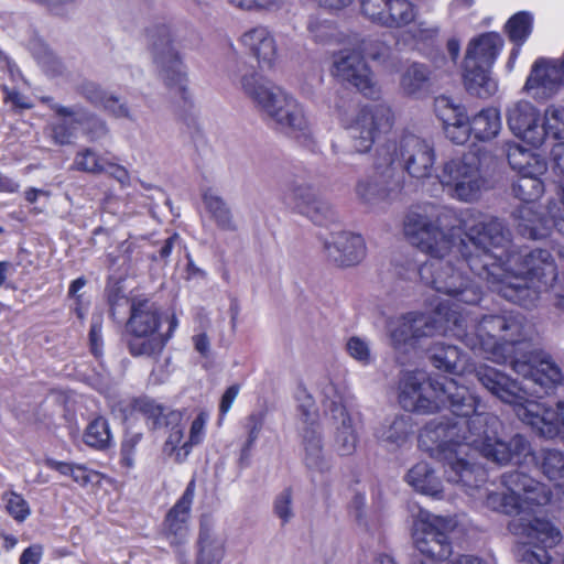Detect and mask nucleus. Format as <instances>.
Wrapping results in <instances>:
<instances>
[{"label":"nucleus","instance_id":"f257e3e1","mask_svg":"<svg viewBox=\"0 0 564 564\" xmlns=\"http://www.w3.org/2000/svg\"><path fill=\"white\" fill-rule=\"evenodd\" d=\"M399 403L411 412L433 413L444 406L462 419L430 423L422 431L423 444L444 462L447 480L467 487L477 486L484 471L475 463L476 454L498 464L531 455L530 444L521 435L507 441L501 421L489 413H477L478 398L455 379L432 380L422 370L405 372L399 384Z\"/></svg>","mask_w":564,"mask_h":564},{"label":"nucleus","instance_id":"f03ea898","mask_svg":"<svg viewBox=\"0 0 564 564\" xmlns=\"http://www.w3.org/2000/svg\"><path fill=\"white\" fill-rule=\"evenodd\" d=\"M404 235L421 252L433 260L419 268L421 281L457 303L476 305L481 300L477 279L486 280L497 291L505 269L497 262L498 250L508 237L497 219L481 221L463 232L454 214L443 206L425 204L410 210L403 223Z\"/></svg>","mask_w":564,"mask_h":564},{"label":"nucleus","instance_id":"7ed1b4c3","mask_svg":"<svg viewBox=\"0 0 564 564\" xmlns=\"http://www.w3.org/2000/svg\"><path fill=\"white\" fill-rule=\"evenodd\" d=\"M527 332L514 351L508 356L512 370L525 381L520 384L505 372L487 365L474 369L478 381L490 393L513 406L517 416L545 438L558 437L564 442V401L554 405L536 402L535 387L553 388L564 381L561 368L540 350L529 349Z\"/></svg>","mask_w":564,"mask_h":564},{"label":"nucleus","instance_id":"20e7f679","mask_svg":"<svg viewBox=\"0 0 564 564\" xmlns=\"http://www.w3.org/2000/svg\"><path fill=\"white\" fill-rule=\"evenodd\" d=\"M453 306L441 303L432 314L410 312L403 315L391 332L393 346L400 348L421 338L451 333L470 349H478L487 359L497 364L508 361V356L523 338V317L512 312L486 315L468 332L465 312Z\"/></svg>","mask_w":564,"mask_h":564},{"label":"nucleus","instance_id":"39448f33","mask_svg":"<svg viewBox=\"0 0 564 564\" xmlns=\"http://www.w3.org/2000/svg\"><path fill=\"white\" fill-rule=\"evenodd\" d=\"M508 237V243L502 250H498L501 256L505 254L509 243V232L503 229ZM497 262L506 270L503 282H498L497 292L510 302L522 306L533 305L538 300L539 293L552 286L556 280L557 270L552 254L544 249H535L522 256L520 253H510L506 261Z\"/></svg>","mask_w":564,"mask_h":564},{"label":"nucleus","instance_id":"423d86ee","mask_svg":"<svg viewBox=\"0 0 564 564\" xmlns=\"http://www.w3.org/2000/svg\"><path fill=\"white\" fill-rule=\"evenodd\" d=\"M241 89L257 110L278 129L295 138L312 137V124L302 104L282 87L260 78L246 75Z\"/></svg>","mask_w":564,"mask_h":564},{"label":"nucleus","instance_id":"0eeeda50","mask_svg":"<svg viewBox=\"0 0 564 564\" xmlns=\"http://www.w3.org/2000/svg\"><path fill=\"white\" fill-rule=\"evenodd\" d=\"M503 485L508 492L489 494L486 506L492 510L514 516L513 519H531L533 507L544 506L551 499V492L545 485L519 471L505 475Z\"/></svg>","mask_w":564,"mask_h":564},{"label":"nucleus","instance_id":"6e6552de","mask_svg":"<svg viewBox=\"0 0 564 564\" xmlns=\"http://www.w3.org/2000/svg\"><path fill=\"white\" fill-rule=\"evenodd\" d=\"M509 531L519 538L517 556L520 564H551L549 549L556 546L563 539L562 532L552 522L540 519H512Z\"/></svg>","mask_w":564,"mask_h":564},{"label":"nucleus","instance_id":"1a4fd4ad","mask_svg":"<svg viewBox=\"0 0 564 564\" xmlns=\"http://www.w3.org/2000/svg\"><path fill=\"white\" fill-rule=\"evenodd\" d=\"M161 312L159 305L147 297H133L127 322L129 351L132 356H153L163 349L166 338L159 332Z\"/></svg>","mask_w":564,"mask_h":564},{"label":"nucleus","instance_id":"9d476101","mask_svg":"<svg viewBox=\"0 0 564 564\" xmlns=\"http://www.w3.org/2000/svg\"><path fill=\"white\" fill-rule=\"evenodd\" d=\"M400 191L401 182L393 154L389 148H380L373 174L359 180L356 185L357 197L366 206L376 208L394 199Z\"/></svg>","mask_w":564,"mask_h":564},{"label":"nucleus","instance_id":"9b49d317","mask_svg":"<svg viewBox=\"0 0 564 564\" xmlns=\"http://www.w3.org/2000/svg\"><path fill=\"white\" fill-rule=\"evenodd\" d=\"M436 177L449 196L463 202L477 198L485 184L478 159L474 154L443 162Z\"/></svg>","mask_w":564,"mask_h":564},{"label":"nucleus","instance_id":"f8f14e48","mask_svg":"<svg viewBox=\"0 0 564 564\" xmlns=\"http://www.w3.org/2000/svg\"><path fill=\"white\" fill-rule=\"evenodd\" d=\"M392 122L391 109L383 104L358 109L347 124L351 150L359 154L369 152L376 140L391 129Z\"/></svg>","mask_w":564,"mask_h":564},{"label":"nucleus","instance_id":"ddd939ff","mask_svg":"<svg viewBox=\"0 0 564 564\" xmlns=\"http://www.w3.org/2000/svg\"><path fill=\"white\" fill-rule=\"evenodd\" d=\"M348 46L340 50L333 62V74L348 82L367 97H375L378 86L373 74L364 59L365 41L358 36L347 40Z\"/></svg>","mask_w":564,"mask_h":564},{"label":"nucleus","instance_id":"4468645a","mask_svg":"<svg viewBox=\"0 0 564 564\" xmlns=\"http://www.w3.org/2000/svg\"><path fill=\"white\" fill-rule=\"evenodd\" d=\"M153 61L165 86L181 98H187V77L182 58L172 44L167 29L161 28L150 32Z\"/></svg>","mask_w":564,"mask_h":564},{"label":"nucleus","instance_id":"2eb2a0df","mask_svg":"<svg viewBox=\"0 0 564 564\" xmlns=\"http://www.w3.org/2000/svg\"><path fill=\"white\" fill-rule=\"evenodd\" d=\"M453 529L454 522L451 519L421 512L414 522L415 547L432 561H444L452 554L448 534Z\"/></svg>","mask_w":564,"mask_h":564},{"label":"nucleus","instance_id":"dca6fc26","mask_svg":"<svg viewBox=\"0 0 564 564\" xmlns=\"http://www.w3.org/2000/svg\"><path fill=\"white\" fill-rule=\"evenodd\" d=\"M393 154L394 161L397 156H401L405 171L415 178H425L432 175L435 152L433 147L425 140L413 135H404L399 144H387Z\"/></svg>","mask_w":564,"mask_h":564},{"label":"nucleus","instance_id":"f3484780","mask_svg":"<svg viewBox=\"0 0 564 564\" xmlns=\"http://www.w3.org/2000/svg\"><path fill=\"white\" fill-rule=\"evenodd\" d=\"M361 12L371 22L387 28L405 26L416 15L409 0H361Z\"/></svg>","mask_w":564,"mask_h":564},{"label":"nucleus","instance_id":"a211bd4d","mask_svg":"<svg viewBox=\"0 0 564 564\" xmlns=\"http://www.w3.org/2000/svg\"><path fill=\"white\" fill-rule=\"evenodd\" d=\"M301 419L306 426L303 429L304 463L314 471L324 473L330 465L324 454L321 433L316 426L317 413L311 399L299 408Z\"/></svg>","mask_w":564,"mask_h":564},{"label":"nucleus","instance_id":"6ab92c4d","mask_svg":"<svg viewBox=\"0 0 564 564\" xmlns=\"http://www.w3.org/2000/svg\"><path fill=\"white\" fill-rule=\"evenodd\" d=\"M323 248L328 260L338 267L356 265L366 257L364 238L349 231L330 232L324 238Z\"/></svg>","mask_w":564,"mask_h":564},{"label":"nucleus","instance_id":"aec40b11","mask_svg":"<svg viewBox=\"0 0 564 564\" xmlns=\"http://www.w3.org/2000/svg\"><path fill=\"white\" fill-rule=\"evenodd\" d=\"M507 122L512 133L524 142L539 147L544 142L545 131L540 123L539 110L528 101H519L509 108Z\"/></svg>","mask_w":564,"mask_h":564},{"label":"nucleus","instance_id":"412c9836","mask_svg":"<svg viewBox=\"0 0 564 564\" xmlns=\"http://www.w3.org/2000/svg\"><path fill=\"white\" fill-rule=\"evenodd\" d=\"M195 480L187 484L181 498L170 509L164 520V535L170 545L178 547L188 539V521L195 497Z\"/></svg>","mask_w":564,"mask_h":564},{"label":"nucleus","instance_id":"4be33fe9","mask_svg":"<svg viewBox=\"0 0 564 564\" xmlns=\"http://www.w3.org/2000/svg\"><path fill=\"white\" fill-rule=\"evenodd\" d=\"M555 206H549L550 218L538 214L532 206L523 205L514 214L516 228L518 232L529 239H542L549 236L551 227L564 232V219L557 216Z\"/></svg>","mask_w":564,"mask_h":564},{"label":"nucleus","instance_id":"5701e85b","mask_svg":"<svg viewBox=\"0 0 564 564\" xmlns=\"http://www.w3.org/2000/svg\"><path fill=\"white\" fill-rule=\"evenodd\" d=\"M226 555V536L215 522L203 517L199 523L196 564H221Z\"/></svg>","mask_w":564,"mask_h":564},{"label":"nucleus","instance_id":"b1692460","mask_svg":"<svg viewBox=\"0 0 564 564\" xmlns=\"http://www.w3.org/2000/svg\"><path fill=\"white\" fill-rule=\"evenodd\" d=\"M564 85V65L557 61L539 59L534 63L524 89L536 90L535 96H550Z\"/></svg>","mask_w":564,"mask_h":564},{"label":"nucleus","instance_id":"393cba45","mask_svg":"<svg viewBox=\"0 0 564 564\" xmlns=\"http://www.w3.org/2000/svg\"><path fill=\"white\" fill-rule=\"evenodd\" d=\"M239 43L260 65L271 67L278 58L275 37L267 26L257 25L247 30Z\"/></svg>","mask_w":564,"mask_h":564},{"label":"nucleus","instance_id":"a878e982","mask_svg":"<svg viewBox=\"0 0 564 564\" xmlns=\"http://www.w3.org/2000/svg\"><path fill=\"white\" fill-rule=\"evenodd\" d=\"M436 112L443 120L446 137L456 144L465 143L471 133L470 121L463 109L451 104L449 99H436Z\"/></svg>","mask_w":564,"mask_h":564},{"label":"nucleus","instance_id":"bb28decb","mask_svg":"<svg viewBox=\"0 0 564 564\" xmlns=\"http://www.w3.org/2000/svg\"><path fill=\"white\" fill-rule=\"evenodd\" d=\"M505 41L499 33H482L469 41L464 62L492 67Z\"/></svg>","mask_w":564,"mask_h":564},{"label":"nucleus","instance_id":"cd10ccee","mask_svg":"<svg viewBox=\"0 0 564 564\" xmlns=\"http://www.w3.org/2000/svg\"><path fill=\"white\" fill-rule=\"evenodd\" d=\"M296 208L314 223L322 224L335 215L334 206L317 197L311 187L297 185L292 191Z\"/></svg>","mask_w":564,"mask_h":564},{"label":"nucleus","instance_id":"c85d7f7f","mask_svg":"<svg viewBox=\"0 0 564 564\" xmlns=\"http://www.w3.org/2000/svg\"><path fill=\"white\" fill-rule=\"evenodd\" d=\"M505 151L509 165L518 174L543 175L547 170L546 162L541 155L518 143L506 142Z\"/></svg>","mask_w":564,"mask_h":564},{"label":"nucleus","instance_id":"c756f323","mask_svg":"<svg viewBox=\"0 0 564 564\" xmlns=\"http://www.w3.org/2000/svg\"><path fill=\"white\" fill-rule=\"evenodd\" d=\"M490 66L464 62L466 89L478 97L487 98L497 91V83L490 76Z\"/></svg>","mask_w":564,"mask_h":564},{"label":"nucleus","instance_id":"7c9ffc66","mask_svg":"<svg viewBox=\"0 0 564 564\" xmlns=\"http://www.w3.org/2000/svg\"><path fill=\"white\" fill-rule=\"evenodd\" d=\"M406 481L419 492L432 497H438L442 485L433 468L424 462L417 463L406 474Z\"/></svg>","mask_w":564,"mask_h":564},{"label":"nucleus","instance_id":"2f4dec72","mask_svg":"<svg viewBox=\"0 0 564 564\" xmlns=\"http://www.w3.org/2000/svg\"><path fill=\"white\" fill-rule=\"evenodd\" d=\"M431 359L437 369L446 372L466 373L471 371L456 346L436 345L432 350Z\"/></svg>","mask_w":564,"mask_h":564},{"label":"nucleus","instance_id":"473e14b6","mask_svg":"<svg viewBox=\"0 0 564 564\" xmlns=\"http://www.w3.org/2000/svg\"><path fill=\"white\" fill-rule=\"evenodd\" d=\"M340 425L337 427L334 448L340 456H350L355 453L358 444V435L352 419L346 409L340 406L335 410Z\"/></svg>","mask_w":564,"mask_h":564},{"label":"nucleus","instance_id":"72a5a7b5","mask_svg":"<svg viewBox=\"0 0 564 564\" xmlns=\"http://www.w3.org/2000/svg\"><path fill=\"white\" fill-rule=\"evenodd\" d=\"M471 133L480 141H488L498 135L501 130L500 112L489 107L480 110L470 121Z\"/></svg>","mask_w":564,"mask_h":564},{"label":"nucleus","instance_id":"f704fd0d","mask_svg":"<svg viewBox=\"0 0 564 564\" xmlns=\"http://www.w3.org/2000/svg\"><path fill=\"white\" fill-rule=\"evenodd\" d=\"M83 441L87 446L98 451L109 448L113 443L109 422L102 416L94 419L86 426Z\"/></svg>","mask_w":564,"mask_h":564},{"label":"nucleus","instance_id":"c9c22d12","mask_svg":"<svg viewBox=\"0 0 564 564\" xmlns=\"http://www.w3.org/2000/svg\"><path fill=\"white\" fill-rule=\"evenodd\" d=\"M429 83V70L424 65L412 64L404 69L400 78V87L404 94L415 96L424 91Z\"/></svg>","mask_w":564,"mask_h":564},{"label":"nucleus","instance_id":"e433bc0d","mask_svg":"<svg viewBox=\"0 0 564 564\" xmlns=\"http://www.w3.org/2000/svg\"><path fill=\"white\" fill-rule=\"evenodd\" d=\"M411 431V425L408 419L400 416L395 417L388 424H383L377 432L379 441L388 446H401L408 438Z\"/></svg>","mask_w":564,"mask_h":564},{"label":"nucleus","instance_id":"4c0bfd02","mask_svg":"<svg viewBox=\"0 0 564 564\" xmlns=\"http://www.w3.org/2000/svg\"><path fill=\"white\" fill-rule=\"evenodd\" d=\"M191 452L192 448L184 436V429L178 425L173 426L163 445L164 455L172 458L175 463L181 464L187 459Z\"/></svg>","mask_w":564,"mask_h":564},{"label":"nucleus","instance_id":"58836bf2","mask_svg":"<svg viewBox=\"0 0 564 564\" xmlns=\"http://www.w3.org/2000/svg\"><path fill=\"white\" fill-rule=\"evenodd\" d=\"M540 176L541 175H531L529 173L519 174L518 180L512 186L514 196L525 203L534 202L540 198L544 193V185Z\"/></svg>","mask_w":564,"mask_h":564},{"label":"nucleus","instance_id":"ea45409f","mask_svg":"<svg viewBox=\"0 0 564 564\" xmlns=\"http://www.w3.org/2000/svg\"><path fill=\"white\" fill-rule=\"evenodd\" d=\"M203 199L206 209L216 220L219 227L228 230L235 228L230 209L227 207L221 197L212 191H208L204 194Z\"/></svg>","mask_w":564,"mask_h":564},{"label":"nucleus","instance_id":"a19ab883","mask_svg":"<svg viewBox=\"0 0 564 564\" xmlns=\"http://www.w3.org/2000/svg\"><path fill=\"white\" fill-rule=\"evenodd\" d=\"M533 18L529 12L521 11L513 14L506 24V32L513 43L522 45L532 31Z\"/></svg>","mask_w":564,"mask_h":564},{"label":"nucleus","instance_id":"79ce46f5","mask_svg":"<svg viewBox=\"0 0 564 564\" xmlns=\"http://www.w3.org/2000/svg\"><path fill=\"white\" fill-rule=\"evenodd\" d=\"M543 474L555 484L564 488V455L556 449H546L543 452L542 459Z\"/></svg>","mask_w":564,"mask_h":564},{"label":"nucleus","instance_id":"37998d69","mask_svg":"<svg viewBox=\"0 0 564 564\" xmlns=\"http://www.w3.org/2000/svg\"><path fill=\"white\" fill-rule=\"evenodd\" d=\"M267 412L264 410L253 411L246 416L243 427L247 433L246 442L241 448V455L248 456L257 443L264 426Z\"/></svg>","mask_w":564,"mask_h":564},{"label":"nucleus","instance_id":"c03bdc74","mask_svg":"<svg viewBox=\"0 0 564 564\" xmlns=\"http://www.w3.org/2000/svg\"><path fill=\"white\" fill-rule=\"evenodd\" d=\"M73 167L90 174H101L107 171L106 161L91 149L78 151L75 155Z\"/></svg>","mask_w":564,"mask_h":564},{"label":"nucleus","instance_id":"a18cd8bd","mask_svg":"<svg viewBox=\"0 0 564 564\" xmlns=\"http://www.w3.org/2000/svg\"><path fill=\"white\" fill-rule=\"evenodd\" d=\"M308 32L313 40L321 44L341 42L337 28L329 21L314 19L310 21Z\"/></svg>","mask_w":564,"mask_h":564},{"label":"nucleus","instance_id":"49530a36","mask_svg":"<svg viewBox=\"0 0 564 564\" xmlns=\"http://www.w3.org/2000/svg\"><path fill=\"white\" fill-rule=\"evenodd\" d=\"M545 131V137L551 135L554 139H564V107L550 106L544 113V121L541 124Z\"/></svg>","mask_w":564,"mask_h":564},{"label":"nucleus","instance_id":"de8ad7c7","mask_svg":"<svg viewBox=\"0 0 564 564\" xmlns=\"http://www.w3.org/2000/svg\"><path fill=\"white\" fill-rule=\"evenodd\" d=\"M234 8L245 12H275L282 9L286 0H227Z\"/></svg>","mask_w":564,"mask_h":564},{"label":"nucleus","instance_id":"09e8293b","mask_svg":"<svg viewBox=\"0 0 564 564\" xmlns=\"http://www.w3.org/2000/svg\"><path fill=\"white\" fill-rule=\"evenodd\" d=\"M79 115L82 116L80 122L75 121L74 117H68L70 119L69 123L61 122L52 126V138L55 143L61 145L69 144L75 135L76 124H84L91 119L89 116L82 112L80 110Z\"/></svg>","mask_w":564,"mask_h":564},{"label":"nucleus","instance_id":"8fccbe9b","mask_svg":"<svg viewBox=\"0 0 564 564\" xmlns=\"http://www.w3.org/2000/svg\"><path fill=\"white\" fill-rule=\"evenodd\" d=\"M346 351L354 360L362 366H368L372 362L370 344L365 338L359 336L348 338Z\"/></svg>","mask_w":564,"mask_h":564},{"label":"nucleus","instance_id":"3c124183","mask_svg":"<svg viewBox=\"0 0 564 564\" xmlns=\"http://www.w3.org/2000/svg\"><path fill=\"white\" fill-rule=\"evenodd\" d=\"M141 440V433H131L124 436L120 448V464L122 467L129 470L134 468L137 448Z\"/></svg>","mask_w":564,"mask_h":564},{"label":"nucleus","instance_id":"603ef678","mask_svg":"<svg viewBox=\"0 0 564 564\" xmlns=\"http://www.w3.org/2000/svg\"><path fill=\"white\" fill-rule=\"evenodd\" d=\"M8 512L18 521L25 520L30 514V507L26 500L19 494L8 492L4 495Z\"/></svg>","mask_w":564,"mask_h":564},{"label":"nucleus","instance_id":"864d4df0","mask_svg":"<svg viewBox=\"0 0 564 564\" xmlns=\"http://www.w3.org/2000/svg\"><path fill=\"white\" fill-rule=\"evenodd\" d=\"M208 421V415L205 412H200L191 423L187 442L193 449L194 446L199 445L206 434V425Z\"/></svg>","mask_w":564,"mask_h":564},{"label":"nucleus","instance_id":"5fc2aeb1","mask_svg":"<svg viewBox=\"0 0 564 564\" xmlns=\"http://www.w3.org/2000/svg\"><path fill=\"white\" fill-rule=\"evenodd\" d=\"M274 512L282 520L283 523H286L293 517L292 511V491L291 489H284L274 501Z\"/></svg>","mask_w":564,"mask_h":564},{"label":"nucleus","instance_id":"6e6d98bb","mask_svg":"<svg viewBox=\"0 0 564 564\" xmlns=\"http://www.w3.org/2000/svg\"><path fill=\"white\" fill-rule=\"evenodd\" d=\"M134 409L147 417L152 419L154 424H161V417L164 409L155 402L148 399H138L134 401Z\"/></svg>","mask_w":564,"mask_h":564},{"label":"nucleus","instance_id":"4d7b16f0","mask_svg":"<svg viewBox=\"0 0 564 564\" xmlns=\"http://www.w3.org/2000/svg\"><path fill=\"white\" fill-rule=\"evenodd\" d=\"M100 106L117 118L131 119L130 110L127 104L121 102L118 97L111 94H107Z\"/></svg>","mask_w":564,"mask_h":564},{"label":"nucleus","instance_id":"13d9d810","mask_svg":"<svg viewBox=\"0 0 564 564\" xmlns=\"http://www.w3.org/2000/svg\"><path fill=\"white\" fill-rule=\"evenodd\" d=\"M2 91L4 93V102L11 105L12 108L23 110L31 109L33 107L30 98L19 93L18 90L11 89L7 85H3Z\"/></svg>","mask_w":564,"mask_h":564},{"label":"nucleus","instance_id":"bf43d9fd","mask_svg":"<svg viewBox=\"0 0 564 564\" xmlns=\"http://www.w3.org/2000/svg\"><path fill=\"white\" fill-rule=\"evenodd\" d=\"M43 104H46L58 117H74L75 121L80 122L82 116L79 115V109L69 108L63 105H59L54 101L52 97L43 96L40 98Z\"/></svg>","mask_w":564,"mask_h":564},{"label":"nucleus","instance_id":"052dcab7","mask_svg":"<svg viewBox=\"0 0 564 564\" xmlns=\"http://www.w3.org/2000/svg\"><path fill=\"white\" fill-rule=\"evenodd\" d=\"M106 167L107 171L105 173H108L111 177L119 182L121 186L130 185V173L124 166L106 161Z\"/></svg>","mask_w":564,"mask_h":564},{"label":"nucleus","instance_id":"680f3d73","mask_svg":"<svg viewBox=\"0 0 564 564\" xmlns=\"http://www.w3.org/2000/svg\"><path fill=\"white\" fill-rule=\"evenodd\" d=\"M84 96L93 104L100 106L107 96V91L102 90L94 83L84 84L82 87Z\"/></svg>","mask_w":564,"mask_h":564},{"label":"nucleus","instance_id":"e2e57ef3","mask_svg":"<svg viewBox=\"0 0 564 564\" xmlns=\"http://www.w3.org/2000/svg\"><path fill=\"white\" fill-rule=\"evenodd\" d=\"M239 384H232L226 389L219 403V412L221 415H226L229 412L236 398L239 394Z\"/></svg>","mask_w":564,"mask_h":564},{"label":"nucleus","instance_id":"0e129e2a","mask_svg":"<svg viewBox=\"0 0 564 564\" xmlns=\"http://www.w3.org/2000/svg\"><path fill=\"white\" fill-rule=\"evenodd\" d=\"M440 29L436 25H430L426 22H419L412 30V35L419 41H425L435 37Z\"/></svg>","mask_w":564,"mask_h":564},{"label":"nucleus","instance_id":"69168bd1","mask_svg":"<svg viewBox=\"0 0 564 564\" xmlns=\"http://www.w3.org/2000/svg\"><path fill=\"white\" fill-rule=\"evenodd\" d=\"M97 476V473L88 469L83 465H75L70 477L75 482L80 486H86L91 482L94 478Z\"/></svg>","mask_w":564,"mask_h":564},{"label":"nucleus","instance_id":"338daca9","mask_svg":"<svg viewBox=\"0 0 564 564\" xmlns=\"http://www.w3.org/2000/svg\"><path fill=\"white\" fill-rule=\"evenodd\" d=\"M43 555V546L33 544L25 549L20 556V564H40Z\"/></svg>","mask_w":564,"mask_h":564},{"label":"nucleus","instance_id":"774afa93","mask_svg":"<svg viewBox=\"0 0 564 564\" xmlns=\"http://www.w3.org/2000/svg\"><path fill=\"white\" fill-rule=\"evenodd\" d=\"M101 319L100 317H98L96 321L93 322L89 332L91 349L96 356L100 352L99 343L101 341Z\"/></svg>","mask_w":564,"mask_h":564}]
</instances>
